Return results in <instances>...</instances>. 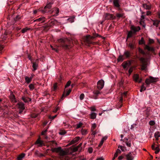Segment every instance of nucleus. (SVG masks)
Here are the masks:
<instances>
[{
  "mask_svg": "<svg viewBox=\"0 0 160 160\" xmlns=\"http://www.w3.org/2000/svg\"><path fill=\"white\" fill-rule=\"evenodd\" d=\"M79 139L80 138L79 137H78L75 138L72 142H73V143H76L78 142L79 140Z\"/></svg>",
  "mask_w": 160,
  "mask_h": 160,
  "instance_id": "nucleus-45",
  "label": "nucleus"
},
{
  "mask_svg": "<svg viewBox=\"0 0 160 160\" xmlns=\"http://www.w3.org/2000/svg\"><path fill=\"white\" fill-rule=\"evenodd\" d=\"M160 136V132H156L154 134V137L156 138V140H158V138Z\"/></svg>",
  "mask_w": 160,
  "mask_h": 160,
  "instance_id": "nucleus-32",
  "label": "nucleus"
},
{
  "mask_svg": "<svg viewBox=\"0 0 160 160\" xmlns=\"http://www.w3.org/2000/svg\"><path fill=\"white\" fill-rule=\"evenodd\" d=\"M116 16L118 18H124V14L123 13H117L116 14Z\"/></svg>",
  "mask_w": 160,
  "mask_h": 160,
  "instance_id": "nucleus-35",
  "label": "nucleus"
},
{
  "mask_svg": "<svg viewBox=\"0 0 160 160\" xmlns=\"http://www.w3.org/2000/svg\"><path fill=\"white\" fill-rule=\"evenodd\" d=\"M82 125V123L81 122H80L78 124H77V128H81Z\"/></svg>",
  "mask_w": 160,
  "mask_h": 160,
  "instance_id": "nucleus-48",
  "label": "nucleus"
},
{
  "mask_svg": "<svg viewBox=\"0 0 160 160\" xmlns=\"http://www.w3.org/2000/svg\"><path fill=\"white\" fill-rule=\"evenodd\" d=\"M152 150H155V153L156 154L158 153L160 151V149L158 145H156L154 143L152 146Z\"/></svg>",
  "mask_w": 160,
  "mask_h": 160,
  "instance_id": "nucleus-11",
  "label": "nucleus"
},
{
  "mask_svg": "<svg viewBox=\"0 0 160 160\" xmlns=\"http://www.w3.org/2000/svg\"><path fill=\"white\" fill-rule=\"evenodd\" d=\"M59 12V9L58 8H54L50 13L51 14H52L53 12H55V14H54L53 15V16H57L58 15V13Z\"/></svg>",
  "mask_w": 160,
  "mask_h": 160,
  "instance_id": "nucleus-18",
  "label": "nucleus"
},
{
  "mask_svg": "<svg viewBox=\"0 0 160 160\" xmlns=\"http://www.w3.org/2000/svg\"><path fill=\"white\" fill-rule=\"evenodd\" d=\"M150 107L148 108L147 109L145 110V114L146 115L147 117H148L150 115Z\"/></svg>",
  "mask_w": 160,
  "mask_h": 160,
  "instance_id": "nucleus-25",
  "label": "nucleus"
},
{
  "mask_svg": "<svg viewBox=\"0 0 160 160\" xmlns=\"http://www.w3.org/2000/svg\"><path fill=\"white\" fill-rule=\"evenodd\" d=\"M142 7L147 10H149L151 8V6L150 5H147L146 3H144L142 4Z\"/></svg>",
  "mask_w": 160,
  "mask_h": 160,
  "instance_id": "nucleus-21",
  "label": "nucleus"
},
{
  "mask_svg": "<svg viewBox=\"0 0 160 160\" xmlns=\"http://www.w3.org/2000/svg\"><path fill=\"white\" fill-rule=\"evenodd\" d=\"M96 114L94 112H92L90 114V118L92 119H94L96 117Z\"/></svg>",
  "mask_w": 160,
  "mask_h": 160,
  "instance_id": "nucleus-33",
  "label": "nucleus"
},
{
  "mask_svg": "<svg viewBox=\"0 0 160 160\" xmlns=\"http://www.w3.org/2000/svg\"><path fill=\"white\" fill-rule=\"evenodd\" d=\"M133 79L135 82L139 83L141 82L142 80V79L140 78L139 75L137 74H134L133 76Z\"/></svg>",
  "mask_w": 160,
  "mask_h": 160,
  "instance_id": "nucleus-9",
  "label": "nucleus"
},
{
  "mask_svg": "<svg viewBox=\"0 0 160 160\" xmlns=\"http://www.w3.org/2000/svg\"><path fill=\"white\" fill-rule=\"evenodd\" d=\"M2 100V99L0 98V110H4L6 108H8V107L7 105H5L4 106V108H2L1 104Z\"/></svg>",
  "mask_w": 160,
  "mask_h": 160,
  "instance_id": "nucleus-34",
  "label": "nucleus"
},
{
  "mask_svg": "<svg viewBox=\"0 0 160 160\" xmlns=\"http://www.w3.org/2000/svg\"><path fill=\"white\" fill-rule=\"evenodd\" d=\"M60 23L57 20L55 19H52L48 22V24L49 27H52L54 25H58Z\"/></svg>",
  "mask_w": 160,
  "mask_h": 160,
  "instance_id": "nucleus-7",
  "label": "nucleus"
},
{
  "mask_svg": "<svg viewBox=\"0 0 160 160\" xmlns=\"http://www.w3.org/2000/svg\"><path fill=\"white\" fill-rule=\"evenodd\" d=\"M139 44H143L145 45V48L149 51L151 52L154 55H156L155 52V48L153 47H151L149 45H146L145 44V41H144L143 38H142L139 41Z\"/></svg>",
  "mask_w": 160,
  "mask_h": 160,
  "instance_id": "nucleus-2",
  "label": "nucleus"
},
{
  "mask_svg": "<svg viewBox=\"0 0 160 160\" xmlns=\"http://www.w3.org/2000/svg\"><path fill=\"white\" fill-rule=\"evenodd\" d=\"M25 156V154L23 153L18 155L17 160H22V158Z\"/></svg>",
  "mask_w": 160,
  "mask_h": 160,
  "instance_id": "nucleus-26",
  "label": "nucleus"
},
{
  "mask_svg": "<svg viewBox=\"0 0 160 160\" xmlns=\"http://www.w3.org/2000/svg\"><path fill=\"white\" fill-rule=\"evenodd\" d=\"M132 34L133 32L132 31H130L128 32L127 35L126 41H127L128 39V38H131L132 36Z\"/></svg>",
  "mask_w": 160,
  "mask_h": 160,
  "instance_id": "nucleus-28",
  "label": "nucleus"
},
{
  "mask_svg": "<svg viewBox=\"0 0 160 160\" xmlns=\"http://www.w3.org/2000/svg\"><path fill=\"white\" fill-rule=\"evenodd\" d=\"M10 98L12 102H17L15 96L13 94H12L10 96Z\"/></svg>",
  "mask_w": 160,
  "mask_h": 160,
  "instance_id": "nucleus-27",
  "label": "nucleus"
},
{
  "mask_svg": "<svg viewBox=\"0 0 160 160\" xmlns=\"http://www.w3.org/2000/svg\"><path fill=\"white\" fill-rule=\"evenodd\" d=\"M125 143H126V144L127 146L129 147H130L131 146V142H130V141L128 142H125Z\"/></svg>",
  "mask_w": 160,
  "mask_h": 160,
  "instance_id": "nucleus-53",
  "label": "nucleus"
},
{
  "mask_svg": "<svg viewBox=\"0 0 160 160\" xmlns=\"http://www.w3.org/2000/svg\"><path fill=\"white\" fill-rule=\"evenodd\" d=\"M75 18V17L74 16H71L68 19V20L70 22L72 23L74 22Z\"/></svg>",
  "mask_w": 160,
  "mask_h": 160,
  "instance_id": "nucleus-24",
  "label": "nucleus"
},
{
  "mask_svg": "<svg viewBox=\"0 0 160 160\" xmlns=\"http://www.w3.org/2000/svg\"><path fill=\"white\" fill-rule=\"evenodd\" d=\"M53 152H59L62 156H64L65 155L66 152L62 149L61 147H59L57 148H55L53 149Z\"/></svg>",
  "mask_w": 160,
  "mask_h": 160,
  "instance_id": "nucleus-6",
  "label": "nucleus"
},
{
  "mask_svg": "<svg viewBox=\"0 0 160 160\" xmlns=\"http://www.w3.org/2000/svg\"><path fill=\"white\" fill-rule=\"evenodd\" d=\"M30 29V28H25L21 30V32L22 33H24L25 32H26L27 31L29 30Z\"/></svg>",
  "mask_w": 160,
  "mask_h": 160,
  "instance_id": "nucleus-39",
  "label": "nucleus"
},
{
  "mask_svg": "<svg viewBox=\"0 0 160 160\" xmlns=\"http://www.w3.org/2000/svg\"><path fill=\"white\" fill-rule=\"evenodd\" d=\"M146 89V88L144 86V83H143L141 87V89H140V92H142L143 91L145 90Z\"/></svg>",
  "mask_w": 160,
  "mask_h": 160,
  "instance_id": "nucleus-36",
  "label": "nucleus"
},
{
  "mask_svg": "<svg viewBox=\"0 0 160 160\" xmlns=\"http://www.w3.org/2000/svg\"><path fill=\"white\" fill-rule=\"evenodd\" d=\"M71 91V89H69L67 92L66 93V90H64V91L62 95V96L61 98V99L62 100H63L65 97L66 96H68Z\"/></svg>",
  "mask_w": 160,
  "mask_h": 160,
  "instance_id": "nucleus-14",
  "label": "nucleus"
},
{
  "mask_svg": "<svg viewBox=\"0 0 160 160\" xmlns=\"http://www.w3.org/2000/svg\"><path fill=\"white\" fill-rule=\"evenodd\" d=\"M57 83H55L54 84L53 87L52 88V90L53 91H56L57 89Z\"/></svg>",
  "mask_w": 160,
  "mask_h": 160,
  "instance_id": "nucleus-38",
  "label": "nucleus"
},
{
  "mask_svg": "<svg viewBox=\"0 0 160 160\" xmlns=\"http://www.w3.org/2000/svg\"><path fill=\"white\" fill-rule=\"evenodd\" d=\"M126 160H133L134 157L132 155V152H130L128 154L125 155Z\"/></svg>",
  "mask_w": 160,
  "mask_h": 160,
  "instance_id": "nucleus-13",
  "label": "nucleus"
},
{
  "mask_svg": "<svg viewBox=\"0 0 160 160\" xmlns=\"http://www.w3.org/2000/svg\"><path fill=\"white\" fill-rule=\"evenodd\" d=\"M3 48L4 47L0 44V53H2V51Z\"/></svg>",
  "mask_w": 160,
  "mask_h": 160,
  "instance_id": "nucleus-58",
  "label": "nucleus"
},
{
  "mask_svg": "<svg viewBox=\"0 0 160 160\" xmlns=\"http://www.w3.org/2000/svg\"><path fill=\"white\" fill-rule=\"evenodd\" d=\"M82 134L83 135H86L87 133V131L86 130L82 129L81 131Z\"/></svg>",
  "mask_w": 160,
  "mask_h": 160,
  "instance_id": "nucleus-49",
  "label": "nucleus"
},
{
  "mask_svg": "<svg viewBox=\"0 0 160 160\" xmlns=\"http://www.w3.org/2000/svg\"><path fill=\"white\" fill-rule=\"evenodd\" d=\"M89 109L92 111H96V109L94 107H90Z\"/></svg>",
  "mask_w": 160,
  "mask_h": 160,
  "instance_id": "nucleus-55",
  "label": "nucleus"
},
{
  "mask_svg": "<svg viewBox=\"0 0 160 160\" xmlns=\"http://www.w3.org/2000/svg\"><path fill=\"white\" fill-rule=\"evenodd\" d=\"M121 149L123 152H124L126 150V147L123 146H122Z\"/></svg>",
  "mask_w": 160,
  "mask_h": 160,
  "instance_id": "nucleus-64",
  "label": "nucleus"
},
{
  "mask_svg": "<svg viewBox=\"0 0 160 160\" xmlns=\"http://www.w3.org/2000/svg\"><path fill=\"white\" fill-rule=\"evenodd\" d=\"M47 131V129H46L45 130L43 131L42 132L41 135H45V134Z\"/></svg>",
  "mask_w": 160,
  "mask_h": 160,
  "instance_id": "nucleus-57",
  "label": "nucleus"
},
{
  "mask_svg": "<svg viewBox=\"0 0 160 160\" xmlns=\"http://www.w3.org/2000/svg\"><path fill=\"white\" fill-rule=\"evenodd\" d=\"M17 105L18 106V108L20 109L23 110L25 109L24 104L23 102H19L17 103Z\"/></svg>",
  "mask_w": 160,
  "mask_h": 160,
  "instance_id": "nucleus-20",
  "label": "nucleus"
},
{
  "mask_svg": "<svg viewBox=\"0 0 160 160\" xmlns=\"http://www.w3.org/2000/svg\"><path fill=\"white\" fill-rule=\"evenodd\" d=\"M98 36H99V35L98 34H95V35L93 36L91 38L92 39H93L94 38H95V37H98Z\"/></svg>",
  "mask_w": 160,
  "mask_h": 160,
  "instance_id": "nucleus-61",
  "label": "nucleus"
},
{
  "mask_svg": "<svg viewBox=\"0 0 160 160\" xmlns=\"http://www.w3.org/2000/svg\"><path fill=\"white\" fill-rule=\"evenodd\" d=\"M84 97V95L83 93L81 94L80 96V99L81 100H82Z\"/></svg>",
  "mask_w": 160,
  "mask_h": 160,
  "instance_id": "nucleus-54",
  "label": "nucleus"
},
{
  "mask_svg": "<svg viewBox=\"0 0 160 160\" xmlns=\"http://www.w3.org/2000/svg\"><path fill=\"white\" fill-rule=\"evenodd\" d=\"M138 51L140 53L143 55H145L146 54L145 52L142 49L140 48H138Z\"/></svg>",
  "mask_w": 160,
  "mask_h": 160,
  "instance_id": "nucleus-37",
  "label": "nucleus"
},
{
  "mask_svg": "<svg viewBox=\"0 0 160 160\" xmlns=\"http://www.w3.org/2000/svg\"><path fill=\"white\" fill-rule=\"evenodd\" d=\"M155 78L151 76L149 78H147L145 82L147 87H148L150 83L155 82Z\"/></svg>",
  "mask_w": 160,
  "mask_h": 160,
  "instance_id": "nucleus-5",
  "label": "nucleus"
},
{
  "mask_svg": "<svg viewBox=\"0 0 160 160\" xmlns=\"http://www.w3.org/2000/svg\"><path fill=\"white\" fill-rule=\"evenodd\" d=\"M149 42L150 44L153 43L154 42V41L153 39L149 38Z\"/></svg>",
  "mask_w": 160,
  "mask_h": 160,
  "instance_id": "nucleus-59",
  "label": "nucleus"
},
{
  "mask_svg": "<svg viewBox=\"0 0 160 160\" xmlns=\"http://www.w3.org/2000/svg\"><path fill=\"white\" fill-rule=\"evenodd\" d=\"M132 64L131 60H128L127 61H125L122 64V65L124 69H126L127 70L128 67H130Z\"/></svg>",
  "mask_w": 160,
  "mask_h": 160,
  "instance_id": "nucleus-4",
  "label": "nucleus"
},
{
  "mask_svg": "<svg viewBox=\"0 0 160 160\" xmlns=\"http://www.w3.org/2000/svg\"><path fill=\"white\" fill-rule=\"evenodd\" d=\"M147 67V64L144 62H143L141 65V68L143 70H145Z\"/></svg>",
  "mask_w": 160,
  "mask_h": 160,
  "instance_id": "nucleus-29",
  "label": "nucleus"
},
{
  "mask_svg": "<svg viewBox=\"0 0 160 160\" xmlns=\"http://www.w3.org/2000/svg\"><path fill=\"white\" fill-rule=\"evenodd\" d=\"M46 19L44 17H41L38 19L34 20V22H41L42 23L46 21Z\"/></svg>",
  "mask_w": 160,
  "mask_h": 160,
  "instance_id": "nucleus-17",
  "label": "nucleus"
},
{
  "mask_svg": "<svg viewBox=\"0 0 160 160\" xmlns=\"http://www.w3.org/2000/svg\"><path fill=\"white\" fill-rule=\"evenodd\" d=\"M32 67L33 69V71H35L37 69V68L38 67V64L36 62H32Z\"/></svg>",
  "mask_w": 160,
  "mask_h": 160,
  "instance_id": "nucleus-22",
  "label": "nucleus"
},
{
  "mask_svg": "<svg viewBox=\"0 0 160 160\" xmlns=\"http://www.w3.org/2000/svg\"><path fill=\"white\" fill-rule=\"evenodd\" d=\"M58 42L59 43L60 46L65 50H69L71 48L70 45L71 41L67 38H61L58 40Z\"/></svg>",
  "mask_w": 160,
  "mask_h": 160,
  "instance_id": "nucleus-1",
  "label": "nucleus"
},
{
  "mask_svg": "<svg viewBox=\"0 0 160 160\" xmlns=\"http://www.w3.org/2000/svg\"><path fill=\"white\" fill-rule=\"evenodd\" d=\"M57 116V115H56L53 116L50 115L49 116V118L51 120H53Z\"/></svg>",
  "mask_w": 160,
  "mask_h": 160,
  "instance_id": "nucleus-47",
  "label": "nucleus"
},
{
  "mask_svg": "<svg viewBox=\"0 0 160 160\" xmlns=\"http://www.w3.org/2000/svg\"><path fill=\"white\" fill-rule=\"evenodd\" d=\"M133 67H131L128 70V73H129V76H130L133 71Z\"/></svg>",
  "mask_w": 160,
  "mask_h": 160,
  "instance_id": "nucleus-44",
  "label": "nucleus"
},
{
  "mask_svg": "<svg viewBox=\"0 0 160 160\" xmlns=\"http://www.w3.org/2000/svg\"><path fill=\"white\" fill-rule=\"evenodd\" d=\"M93 92L95 95H98L100 93L99 91L98 90H95L93 91Z\"/></svg>",
  "mask_w": 160,
  "mask_h": 160,
  "instance_id": "nucleus-52",
  "label": "nucleus"
},
{
  "mask_svg": "<svg viewBox=\"0 0 160 160\" xmlns=\"http://www.w3.org/2000/svg\"><path fill=\"white\" fill-rule=\"evenodd\" d=\"M71 81H68L65 86V88H66L67 87H68L69 86H70L71 84Z\"/></svg>",
  "mask_w": 160,
  "mask_h": 160,
  "instance_id": "nucleus-46",
  "label": "nucleus"
},
{
  "mask_svg": "<svg viewBox=\"0 0 160 160\" xmlns=\"http://www.w3.org/2000/svg\"><path fill=\"white\" fill-rule=\"evenodd\" d=\"M160 23V20H156L155 21H154L153 23V25L154 26H155L156 27H158V24Z\"/></svg>",
  "mask_w": 160,
  "mask_h": 160,
  "instance_id": "nucleus-31",
  "label": "nucleus"
},
{
  "mask_svg": "<svg viewBox=\"0 0 160 160\" xmlns=\"http://www.w3.org/2000/svg\"><path fill=\"white\" fill-rule=\"evenodd\" d=\"M124 55L126 58H128L130 56V53L128 51H125L124 52Z\"/></svg>",
  "mask_w": 160,
  "mask_h": 160,
  "instance_id": "nucleus-23",
  "label": "nucleus"
},
{
  "mask_svg": "<svg viewBox=\"0 0 160 160\" xmlns=\"http://www.w3.org/2000/svg\"><path fill=\"white\" fill-rule=\"evenodd\" d=\"M88 150L89 152L91 153L92 152L93 149L92 148H88Z\"/></svg>",
  "mask_w": 160,
  "mask_h": 160,
  "instance_id": "nucleus-63",
  "label": "nucleus"
},
{
  "mask_svg": "<svg viewBox=\"0 0 160 160\" xmlns=\"http://www.w3.org/2000/svg\"><path fill=\"white\" fill-rule=\"evenodd\" d=\"M128 46L132 49L134 48V44L130 42L128 44Z\"/></svg>",
  "mask_w": 160,
  "mask_h": 160,
  "instance_id": "nucleus-41",
  "label": "nucleus"
},
{
  "mask_svg": "<svg viewBox=\"0 0 160 160\" xmlns=\"http://www.w3.org/2000/svg\"><path fill=\"white\" fill-rule=\"evenodd\" d=\"M103 142H104L102 140H101V142L98 145V146L100 147H101L102 145Z\"/></svg>",
  "mask_w": 160,
  "mask_h": 160,
  "instance_id": "nucleus-62",
  "label": "nucleus"
},
{
  "mask_svg": "<svg viewBox=\"0 0 160 160\" xmlns=\"http://www.w3.org/2000/svg\"><path fill=\"white\" fill-rule=\"evenodd\" d=\"M50 144L53 147H54V146L53 145V144H55L56 146H57V143L55 141H50Z\"/></svg>",
  "mask_w": 160,
  "mask_h": 160,
  "instance_id": "nucleus-40",
  "label": "nucleus"
},
{
  "mask_svg": "<svg viewBox=\"0 0 160 160\" xmlns=\"http://www.w3.org/2000/svg\"><path fill=\"white\" fill-rule=\"evenodd\" d=\"M52 4V3L50 2L47 4L43 9H42L41 10L42 12L43 13H45L48 12H50L51 11V10H48L47 9H50L51 8Z\"/></svg>",
  "mask_w": 160,
  "mask_h": 160,
  "instance_id": "nucleus-3",
  "label": "nucleus"
},
{
  "mask_svg": "<svg viewBox=\"0 0 160 160\" xmlns=\"http://www.w3.org/2000/svg\"><path fill=\"white\" fill-rule=\"evenodd\" d=\"M96 127V125L95 123H94L92 124V128L93 129H94Z\"/></svg>",
  "mask_w": 160,
  "mask_h": 160,
  "instance_id": "nucleus-60",
  "label": "nucleus"
},
{
  "mask_svg": "<svg viewBox=\"0 0 160 160\" xmlns=\"http://www.w3.org/2000/svg\"><path fill=\"white\" fill-rule=\"evenodd\" d=\"M51 48L52 49L55 50L56 52H58V48H54L52 46H51Z\"/></svg>",
  "mask_w": 160,
  "mask_h": 160,
  "instance_id": "nucleus-50",
  "label": "nucleus"
},
{
  "mask_svg": "<svg viewBox=\"0 0 160 160\" xmlns=\"http://www.w3.org/2000/svg\"><path fill=\"white\" fill-rule=\"evenodd\" d=\"M105 19L114 20L116 18V17L113 16L112 14L107 13L105 16Z\"/></svg>",
  "mask_w": 160,
  "mask_h": 160,
  "instance_id": "nucleus-12",
  "label": "nucleus"
},
{
  "mask_svg": "<svg viewBox=\"0 0 160 160\" xmlns=\"http://www.w3.org/2000/svg\"><path fill=\"white\" fill-rule=\"evenodd\" d=\"M35 144H37L39 147H41L44 144L43 141L39 139H38L36 141Z\"/></svg>",
  "mask_w": 160,
  "mask_h": 160,
  "instance_id": "nucleus-19",
  "label": "nucleus"
},
{
  "mask_svg": "<svg viewBox=\"0 0 160 160\" xmlns=\"http://www.w3.org/2000/svg\"><path fill=\"white\" fill-rule=\"evenodd\" d=\"M149 124L151 126H153L155 124V122L153 121H151L149 122Z\"/></svg>",
  "mask_w": 160,
  "mask_h": 160,
  "instance_id": "nucleus-51",
  "label": "nucleus"
},
{
  "mask_svg": "<svg viewBox=\"0 0 160 160\" xmlns=\"http://www.w3.org/2000/svg\"><path fill=\"white\" fill-rule=\"evenodd\" d=\"M113 4L115 7L117 8V10L119 11H121L122 9L120 8V1L119 0H113Z\"/></svg>",
  "mask_w": 160,
  "mask_h": 160,
  "instance_id": "nucleus-8",
  "label": "nucleus"
},
{
  "mask_svg": "<svg viewBox=\"0 0 160 160\" xmlns=\"http://www.w3.org/2000/svg\"><path fill=\"white\" fill-rule=\"evenodd\" d=\"M22 99L25 103H29V102H31L32 100L31 98H29L28 97L25 95L22 96Z\"/></svg>",
  "mask_w": 160,
  "mask_h": 160,
  "instance_id": "nucleus-15",
  "label": "nucleus"
},
{
  "mask_svg": "<svg viewBox=\"0 0 160 160\" xmlns=\"http://www.w3.org/2000/svg\"><path fill=\"white\" fill-rule=\"evenodd\" d=\"M131 29L132 32L133 31L134 32H136L139 31L140 30V28L139 27H135L134 26H132L131 27Z\"/></svg>",
  "mask_w": 160,
  "mask_h": 160,
  "instance_id": "nucleus-16",
  "label": "nucleus"
},
{
  "mask_svg": "<svg viewBox=\"0 0 160 160\" xmlns=\"http://www.w3.org/2000/svg\"><path fill=\"white\" fill-rule=\"evenodd\" d=\"M104 81L102 80H99L97 82V86L98 89L101 90L102 89L104 85Z\"/></svg>",
  "mask_w": 160,
  "mask_h": 160,
  "instance_id": "nucleus-10",
  "label": "nucleus"
},
{
  "mask_svg": "<svg viewBox=\"0 0 160 160\" xmlns=\"http://www.w3.org/2000/svg\"><path fill=\"white\" fill-rule=\"evenodd\" d=\"M25 80L28 83H29L32 80V77H31L29 78L27 76H26L25 77Z\"/></svg>",
  "mask_w": 160,
  "mask_h": 160,
  "instance_id": "nucleus-30",
  "label": "nucleus"
},
{
  "mask_svg": "<svg viewBox=\"0 0 160 160\" xmlns=\"http://www.w3.org/2000/svg\"><path fill=\"white\" fill-rule=\"evenodd\" d=\"M20 17L18 15H17L16 16V17L15 18H14V21H16L17 20H19V19H20Z\"/></svg>",
  "mask_w": 160,
  "mask_h": 160,
  "instance_id": "nucleus-56",
  "label": "nucleus"
},
{
  "mask_svg": "<svg viewBox=\"0 0 160 160\" xmlns=\"http://www.w3.org/2000/svg\"><path fill=\"white\" fill-rule=\"evenodd\" d=\"M123 56L122 55H120L119 56L118 58V62L121 61H122L124 59L123 58Z\"/></svg>",
  "mask_w": 160,
  "mask_h": 160,
  "instance_id": "nucleus-43",
  "label": "nucleus"
},
{
  "mask_svg": "<svg viewBox=\"0 0 160 160\" xmlns=\"http://www.w3.org/2000/svg\"><path fill=\"white\" fill-rule=\"evenodd\" d=\"M28 87L31 91L34 88V85L32 84H30Z\"/></svg>",
  "mask_w": 160,
  "mask_h": 160,
  "instance_id": "nucleus-42",
  "label": "nucleus"
}]
</instances>
